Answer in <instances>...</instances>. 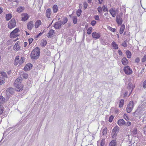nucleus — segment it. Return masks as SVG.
<instances>
[{"label": "nucleus", "instance_id": "nucleus-38", "mask_svg": "<svg viewBox=\"0 0 146 146\" xmlns=\"http://www.w3.org/2000/svg\"><path fill=\"white\" fill-rule=\"evenodd\" d=\"M102 9L103 11L104 12H105L106 11L108 12V9L107 6H106L104 5L102 6Z\"/></svg>", "mask_w": 146, "mask_h": 146}, {"label": "nucleus", "instance_id": "nucleus-21", "mask_svg": "<svg viewBox=\"0 0 146 146\" xmlns=\"http://www.w3.org/2000/svg\"><path fill=\"white\" fill-rule=\"evenodd\" d=\"M125 121L123 119H121L118 120L117 123L119 125L122 126L125 124Z\"/></svg>", "mask_w": 146, "mask_h": 146}, {"label": "nucleus", "instance_id": "nucleus-61", "mask_svg": "<svg viewBox=\"0 0 146 146\" xmlns=\"http://www.w3.org/2000/svg\"><path fill=\"white\" fill-rule=\"evenodd\" d=\"M143 130L144 131V133L146 135V125L144 127Z\"/></svg>", "mask_w": 146, "mask_h": 146}, {"label": "nucleus", "instance_id": "nucleus-44", "mask_svg": "<svg viewBox=\"0 0 146 146\" xmlns=\"http://www.w3.org/2000/svg\"><path fill=\"white\" fill-rule=\"evenodd\" d=\"M131 123L129 121H128L127 122H125V124H124V125L126 126H129L131 125Z\"/></svg>", "mask_w": 146, "mask_h": 146}, {"label": "nucleus", "instance_id": "nucleus-23", "mask_svg": "<svg viewBox=\"0 0 146 146\" xmlns=\"http://www.w3.org/2000/svg\"><path fill=\"white\" fill-rule=\"evenodd\" d=\"M61 26V23L59 22H56L54 25V27L56 29L60 28Z\"/></svg>", "mask_w": 146, "mask_h": 146}, {"label": "nucleus", "instance_id": "nucleus-11", "mask_svg": "<svg viewBox=\"0 0 146 146\" xmlns=\"http://www.w3.org/2000/svg\"><path fill=\"white\" fill-rule=\"evenodd\" d=\"M116 22L119 25H121L122 24L123 20L122 18L119 15H117Z\"/></svg>", "mask_w": 146, "mask_h": 146}, {"label": "nucleus", "instance_id": "nucleus-26", "mask_svg": "<svg viewBox=\"0 0 146 146\" xmlns=\"http://www.w3.org/2000/svg\"><path fill=\"white\" fill-rule=\"evenodd\" d=\"M47 43V42L46 40L44 39L41 40L40 44L41 46L44 47L46 44Z\"/></svg>", "mask_w": 146, "mask_h": 146}, {"label": "nucleus", "instance_id": "nucleus-29", "mask_svg": "<svg viewBox=\"0 0 146 146\" xmlns=\"http://www.w3.org/2000/svg\"><path fill=\"white\" fill-rule=\"evenodd\" d=\"M125 28V26L124 24L121 25L119 31V33L120 34H122L123 33L124 30Z\"/></svg>", "mask_w": 146, "mask_h": 146}, {"label": "nucleus", "instance_id": "nucleus-3", "mask_svg": "<svg viewBox=\"0 0 146 146\" xmlns=\"http://www.w3.org/2000/svg\"><path fill=\"white\" fill-rule=\"evenodd\" d=\"M20 30L18 28H16L10 33V36L11 38H15L19 35Z\"/></svg>", "mask_w": 146, "mask_h": 146}, {"label": "nucleus", "instance_id": "nucleus-35", "mask_svg": "<svg viewBox=\"0 0 146 146\" xmlns=\"http://www.w3.org/2000/svg\"><path fill=\"white\" fill-rule=\"evenodd\" d=\"M124 103V100L123 99H121L119 101V107L121 108L123 107Z\"/></svg>", "mask_w": 146, "mask_h": 146}, {"label": "nucleus", "instance_id": "nucleus-55", "mask_svg": "<svg viewBox=\"0 0 146 146\" xmlns=\"http://www.w3.org/2000/svg\"><path fill=\"white\" fill-rule=\"evenodd\" d=\"M104 141V140H102L101 142V146H104L105 145V142Z\"/></svg>", "mask_w": 146, "mask_h": 146}, {"label": "nucleus", "instance_id": "nucleus-37", "mask_svg": "<svg viewBox=\"0 0 146 146\" xmlns=\"http://www.w3.org/2000/svg\"><path fill=\"white\" fill-rule=\"evenodd\" d=\"M102 133L103 135H106L107 133V128L106 127H105L104 129L102 131Z\"/></svg>", "mask_w": 146, "mask_h": 146}, {"label": "nucleus", "instance_id": "nucleus-31", "mask_svg": "<svg viewBox=\"0 0 146 146\" xmlns=\"http://www.w3.org/2000/svg\"><path fill=\"white\" fill-rule=\"evenodd\" d=\"M119 127L118 126H116L113 129L112 132L118 133L119 132Z\"/></svg>", "mask_w": 146, "mask_h": 146}, {"label": "nucleus", "instance_id": "nucleus-20", "mask_svg": "<svg viewBox=\"0 0 146 146\" xmlns=\"http://www.w3.org/2000/svg\"><path fill=\"white\" fill-rule=\"evenodd\" d=\"M110 12L113 17H115L116 15V11L113 9L111 8L109 10Z\"/></svg>", "mask_w": 146, "mask_h": 146}, {"label": "nucleus", "instance_id": "nucleus-6", "mask_svg": "<svg viewBox=\"0 0 146 146\" xmlns=\"http://www.w3.org/2000/svg\"><path fill=\"white\" fill-rule=\"evenodd\" d=\"M14 86L15 88L16 91L20 92L23 90V84H18L14 83Z\"/></svg>", "mask_w": 146, "mask_h": 146}, {"label": "nucleus", "instance_id": "nucleus-64", "mask_svg": "<svg viewBox=\"0 0 146 146\" xmlns=\"http://www.w3.org/2000/svg\"><path fill=\"white\" fill-rule=\"evenodd\" d=\"M98 1L99 3L101 4L102 3L103 0H98Z\"/></svg>", "mask_w": 146, "mask_h": 146}, {"label": "nucleus", "instance_id": "nucleus-56", "mask_svg": "<svg viewBox=\"0 0 146 146\" xmlns=\"http://www.w3.org/2000/svg\"><path fill=\"white\" fill-rule=\"evenodd\" d=\"M143 85L144 88H146V80L143 82Z\"/></svg>", "mask_w": 146, "mask_h": 146}, {"label": "nucleus", "instance_id": "nucleus-46", "mask_svg": "<svg viewBox=\"0 0 146 146\" xmlns=\"http://www.w3.org/2000/svg\"><path fill=\"white\" fill-rule=\"evenodd\" d=\"M109 29V30L112 32H115L116 31V29H115L112 28L111 27H110Z\"/></svg>", "mask_w": 146, "mask_h": 146}, {"label": "nucleus", "instance_id": "nucleus-39", "mask_svg": "<svg viewBox=\"0 0 146 146\" xmlns=\"http://www.w3.org/2000/svg\"><path fill=\"white\" fill-rule=\"evenodd\" d=\"M117 133H115V132H112L111 133V135L112 138H115L116 136H117Z\"/></svg>", "mask_w": 146, "mask_h": 146}, {"label": "nucleus", "instance_id": "nucleus-63", "mask_svg": "<svg viewBox=\"0 0 146 146\" xmlns=\"http://www.w3.org/2000/svg\"><path fill=\"white\" fill-rule=\"evenodd\" d=\"M43 33V32H40L39 33L38 35H37V37L39 36H41Z\"/></svg>", "mask_w": 146, "mask_h": 146}, {"label": "nucleus", "instance_id": "nucleus-48", "mask_svg": "<svg viewBox=\"0 0 146 146\" xmlns=\"http://www.w3.org/2000/svg\"><path fill=\"white\" fill-rule=\"evenodd\" d=\"M123 118L126 120H129V118L127 116V115L125 113L123 115Z\"/></svg>", "mask_w": 146, "mask_h": 146}, {"label": "nucleus", "instance_id": "nucleus-54", "mask_svg": "<svg viewBox=\"0 0 146 146\" xmlns=\"http://www.w3.org/2000/svg\"><path fill=\"white\" fill-rule=\"evenodd\" d=\"M96 21L95 20L92 21V26H94L96 24Z\"/></svg>", "mask_w": 146, "mask_h": 146}, {"label": "nucleus", "instance_id": "nucleus-32", "mask_svg": "<svg viewBox=\"0 0 146 146\" xmlns=\"http://www.w3.org/2000/svg\"><path fill=\"white\" fill-rule=\"evenodd\" d=\"M116 140H112L109 144V146H116Z\"/></svg>", "mask_w": 146, "mask_h": 146}, {"label": "nucleus", "instance_id": "nucleus-41", "mask_svg": "<svg viewBox=\"0 0 146 146\" xmlns=\"http://www.w3.org/2000/svg\"><path fill=\"white\" fill-rule=\"evenodd\" d=\"M82 13V11L80 9H78L77 10L76 14L78 16H79Z\"/></svg>", "mask_w": 146, "mask_h": 146}, {"label": "nucleus", "instance_id": "nucleus-16", "mask_svg": "<svg viewBox=\"0 0 146 146\" xmlns=\"http://www.w3.org/2000/svg\"><path fill=\"white\" fill-rule=\"evenodd\" d=\"M23 80V79L21 77L19 76L18 78L15 80L14 83L22 84H21V82Z\"/></svg>", "mask_w": 146, "mask_h": 146}, {"label": "nucleus", "instance_id": "nucleus-43", "mask_svg": "<svg viewBox=\"0 0 146 146\" xmlns=\"http://www.w3.org/2000/svg\"><path fill=\"white\" fill-rule=\"evenodd\" d=\"M22 76L23 78L25 79H27L28 76L27 74H23Z\"/></svg>", "mask_w": 146, "mask_h": 146}, {"label": "nucleus", "instance_id": "nucleus-60", "mask_svg": "<svg viewBox=\"0 0 146 146\" xmlns=\"http://www.w3.org/2000/svg\"><path fill=\"white\" fill-rule=\"evenodd\" d=\"M33 38H29V44H31L33 41Z\"/></svg>", "mask_w": 146, "mask_h": 146}, {"label": "nucleus", "instance_id": "nucleus-50", "mask_svg": "<svg viewBox=\"0 0 146 146\" xmlns=\"http://www.w3.org/2000/svg\"><path fill=\"white\" fill-rule=\"evenodd\" d=\"M94 19L97 21H99L100 20L99 16L98 15H95L94 16Z\"/></svg>", "mask_w": 146, "mask_h": 146}, {"label": "nucleus", "instance_id": "nucleus-17", "mask_svg": "<svg viewBox=\"0 0 146 146\" xmlns=\"http://www.w3.org/2000/svg\"><path fill=\"white\" fill-rule=\"evenodd\" d=\"M14 91V89L12 88H9L7 89L6 91V94H13Z\"/></svg>", "mask_w": 146, "mask_h": 146}, {"label": "nucleus", "instance_id": "nucleus-52", "mask_svg": "<svg viewBox=\"0 0 146 146\" xmlns=\"http://www.w3.org/2000/svg\"><path fill=\"white\" fill-rule=\"evenodd\" d=\"M146 61V55H145L143 57L142 61V62H144Z\"/></svg>", "mask_w": 146, "mask_h": 146}, {"label": "nucleus", "instance_id": "nucleus-57", "mask_svg": "<svg viewBox=\"0 0 146 146\" xmlns=\"http://www.w3.org/2000/svg\"><path fill=\"white\" fill-rule=\"evenodd\" d=\"M64 23H62V24H65L67 22V21H68L67 18H65L64 19Z\"/></svg>", "mask_w": 146, "mask_h": 146}, {"label": "nucleus", "instance_id": "nucleus-58", "mask_svg": "<svg viewBox=\"0 0 146 146\" xmlns=\"http://www.w3.org/2000/svg\"><path fill=\"white\" fill-rule=\"evenodd\" d=\"M140 61V59L139 58H136L135 60V62L138 63Z\"/></svg>", "mask_w": 146, "mask_h": 146}, {"label": "nucleus", "instance_id": "nucleus-7", "mask_svg": "<svg viewBox=\"0 0 146 146\" xmlns=\"http://www.w3.org/2000/svg\"><path fill=\"white\" fill-rule=\"evenodd\" d=\"M134 88L135 86H133L132 83L130 82L128 83L127 86V89L130 90L129 96L130 95V94L131 93Z\"/></svg>", "mask_w": 146, "mask_h": 146}, {"label": "nucleus", "instance_id": "nucleus-53", "mask_svg": "<svg viewBox=\"0 0 146 146\" xmlns=\"http://www.w3.org/2000/svg\"><path fill=\"white\" fill-rule=\"evenodd\" d=\"M84 9H86L88 5L86 2H85L84 3Z\"/></svg>", "mask_w": 146, "mask_h": 146}, {"label": "nucleus", "instance_id": "nucleus-36", "mask_svg": "<svg viewBox=\"0 0 146 146\" xmlns=\"http://www.w3.org/2000/svg\"><path fill=\"white\" fill-rule=\"evenodd\" d=\"M126 53L128 58H130L131 57V52L129 51H126Z\"/></svg>", "mask_w": 146, "mask_h": 146}, {"label": "nucleus", "instance_id": "nucleus-18", "mask_svg": "<svg viewBox=\"0 0 146 146\" xmlns=\"http://www.w3.org/2000/svg\"><path fill=\"white\" fill-rule=\"evenodd\" d=\"M42 22L40 20H38L35 23V27L36 29L38 28L41 25Z\"/></svg>", "mask_w": 146, "mask_h": 146}, {"label": "nucleus", "instance_id": "nucleus-25", "mask_svg": "<svg viewBox=\"0 0 146 146\" xmlns=\"http://www.w3.org/2000/svg\"><path fill=\"white\" fill-rule=\"evenodd\" d=\"M5 99L3 96H0V106H2V104L5 103Z\"/></svg>", "mask_w": 146, "mask_h": 146}, {"label": "nucleus", "instance_id": "nucleus-12", "mask_svg": "<svg viewBox=\"0 0 146 146\" xmlns=\"http://www.w3.org/2000/svg\"><path fill=\"white\" fill-rule=\"evenodd\" d=\"M123 70L125 73H132V72L131 69L130 68L129 66H128L124 67Z\"/></svg>", "mask_w": 146, "mask_h": 146}, {"label": "nucleus", "instance_id": "nucleus-22", "mask_svg": "<svg viewBox=\"0 0 146 146\" xmlns=\"http://www.w3.org/2000/svg\"><path fill=\"white\" fill-rule=\"evenodd\" d=\"M121 62L124 65H127L128 64V61L125 57H123L121 60Z\"/></svg>", "mask_w": 146, "mask_h": 146}, {"label": "nucleus", "instance_id": "nucleus-47", "mask_svg": "<svg viewBox=\"0 0 146 146\" xmlns=\"http://www.w3.org/2000/svg\"><path fill=\"white\" fill-rule=\"evenodd\" d=\"M113 116L112 115H111L109 118V121L110 122H112L113 120Z\"/></svg>", "mask_w": 146, "mask_h": 146}, {"label": "nucleus", "instance_id": "nucleus-27", "mask_svg": "<svg viewBox=\"0 0 146 146\" xmlns=\"http://www.w3.org/2000/svg\"><path fill=\"white\" fill-rule=\"evenodd\" d=\"M139 108H140V110H145L146 108V102L143 103L141 105Z\"/></svg>", "mask_w": 146, "mask_h": 146}, {"label": "nucleus", "instance_id": "nucleus-49", "mask_svg": "<svg viewBox=\"0 0 146 146\" xmlns=\"http://www.w3.org/2000/svg\"><path fill=\"white\" fill-rule=\"evenodd\" d=\"M121 45L124 47H126L127 46V44L125 41L123 42L122 44Z\"/></svg>", "mask_w": 146, "mask_h": 146}, {"label": "nucleus", "instance_id": "nucleus-10", "mask_svg": "<svg viewBox=\"0 0 146 146\" xmlns=\"http://www.w3.org/2000/svg\"><path fill=\"white\" fill-rule=\"evenodd\" d=\"M20 44V43L19 41L17 42L13 46V50L16 51L19 50L20 48V46L19 45Z\"/></svg>", "mask_w": 146, "mask_h": 146}, {"label": "nucleus", "instance_id": "nucleus-14", "mask_svg": "<svg viewBox=\"0 0 146 146\" xmlns=\"http://www.w3.org/2000/svg\"><path fill=\"white\" fill-rule=\"evenodd\" d=\"M27 26L28 29L31 30L34 26L33 22L30 21L27 24Z\"/></svg>", "mask_w": 146, "mask_h": 146}, {"label": "nucleus", "instance_id": "nucleus-62", "mask_svg": "<svg viewBox=\"0 0 146 146\" xmlns=\"http://www.w3.org/2000/svg\"><path fill=\"white\" fill-rule=\"evenodd\" d=\"M118 53L119 55H122V53L120 50H118Z\"/></svg>", "mask_w": 146, "mask_h": 146}, {"label": "nucleus", "instance_id": "nucleus-8", "mask_svg": "<svg viewBox=\"0 0 146 146\" xmlns=\"http://www.w3.org/2000/svg\"><path fill=\"white\" fill-rule=\"evenodd\" d=\"M100 33L94 32L92 33V36L94 38L98 39L100 37Z\"/></svg>", "mask_w": 146, "mask_h": 146}, {"label": "nucleus", "instance_id": "nucleus-51", "mask_svg": "<svg viewBox=\"0 0 146 146\" xmlns=\"http://www.w3.org/2000/svg\"><path fill=\"white\" fill-rule=\"evenodd\" d=\"M87 33L88 34H90L91 33V28L90 27L87 31Z\"/></svg>", "mask_w": 146, "mask_h": 146}, {"label": "nucleus", "instance_id": "nucleus-33", "mask_svg": "<svg viewBox=\"0 0 146 146\" xmlns=\"http://www.w3.org/2000/svg\"><path fill=\"white\" fill-rule=\"evenodd\" d=\"M97 10L101 15H102L103 10L102 8L100 7L99 6L97 8Z\"/></svg>", "mask_w": 146, "mask_h": 146}, {"label": "nucleus", "instance_id": "nucleus-45", "mask_svg": "<svg viewBox=\"0 0 146 146\" xmlns=\"http://www.w3.org/2000/svg\"><path fill=\"white\" fill-rule=\"evenodd\" d=\"M3 108L2 106H0V115L2 114L3 111Z\"/></svg>", "mask_w": 146, "mask_h": 146}, {"label": "nucleus", "instance_id": "nucleus-5", "mask_svg": "<svg viewBox=\"0 0 146 146\" xmlns=\"http://www.w3.org/2000/svg\"><path fill=\"white\" fill-rule=\"evenodd\" d=\"M16 26V23L14 19H12L9 21L8 24V27L11 29L15 27Z\"/></svg>", "mask_w": 146, "mask_h": 146}, {"label": "nucleus", "instance_id": "nucleus-28", "mask_svg": "<svg viewBox=\"0 0 146 146\" xmlns=\"http://www.w3.org/2000/svg\"><path fill=\"white\" fill-rule=\"evenodd\" d=\"M24 9L25 8L24 7L20 6L17 8V11L19 13H21L23 12Z\"/></svg>", "mask_w": 146, "mask_h": 146}, {"label": "nucleus", "instance_id": "nucleus-40", "mask_svg": "<svg viewBox=\"0 0 146 146\" xmlns=\"http://www.w3.org/2000/svg\"><path fill=\"white\" fill-rule=\"evenodd\" d=\"M73 23L74 24H76L77 23V18L76 17H73Z\"/></svg>", "mask_w": 146, "mask_h": 146}, {"label": "nucleus", "instance_id": "nucleus-24", "mask_svg": "<svg viewBox=\"0 0 146 146\" xmlns=\"http://www.w3.org/2000/svg\"><path fill=\"white\" fill-rule=\"evenodd\" d=\"M53 12L54 13H56L58 10V6L56 5H54L52 7Z\"/></svg>", "mask_w": 146, "mask_h": 146}, {"label": "nucleus", "instance_id": "nucleus-1", "mask_svg": "<svg viewBox=\"0 0 146 146\" xmlns=\"http://www.w3.org/2000/svg\"><path fill=\"white\" fill-rule=\"evenodd\" d=\"M40 53L39 48L38 47H36L32 51L31 55V57L33 59H36L38 58Z\"/></svg>", "mask_w": 146, "mask_h": 146}, {"label": "nucleus", "instance_id": "nucleus-2", "mask_svg": "<svg viewBox=\"0 0 146 146\" xmlns=\"http://www.w3.org/2000/svg\"><path fill=\"white\" fill-rule=\"evenodd\" d=\"M25 59L24 57L22 56L20 59L19 56H17L15 58L14 64L15 66L17 65L18 64L21 65L24 62Z\"/></svg>", "mask_w": 146, "mask_h": 146}, {"label": "nucleus", "instance_id": "nucleus-42", "mask_svg": "<svg viewBox=\"0 0 146 146\" xmlns=\"http://www.w3.org/2000/svg\"><path fill=\"white\" fill-rule=\"evenodd\" d=\"M132 133L134 135L137 134V129L135 128H134L133 131H132Z\"/></svg>", "mask_w": 146, "mask_h": 146}, {"label": "nucleus", "instance_id": "nucleus-59", "mask_svg": "<svg viewBox=\"0 0 146 146\" xmlns=\"http://www.w3.org/2000/svg\"><path fill=\"white\" fill-rule=\"evenodd\" d=\"M5 82V81H3L1 79H0V85H2Z\"/></svg>", "mask_w": 146, "mask_h": 146}, {"label": "nucleus", "instance_id": "nucleus-4", "mask_svg": "<svg viewBox=\"0 0 146 146\" xmlns=\"http://www.w3.org/2000/svg\"><path fill=\"white\" fill-rule=\"evenodd\" d=\"M134 106L133 102L131 101H130L128 104L126 108L127 112L128 113H130L132 111Z\"/></svg>", "mask_w": 146, "mask_h": 146}, {"label": "nucleus", "instance_id": "nucleus-13", "mask_svg": "<svg viewBox=\"0 0 146 146\" xmlns=\"http://www.w3.org/2000/svg\"><path fill=\"white\" fill-rule=\"evenodd\" d=\"M33 65L31 63L27 64L24 67V69L25 71H28L32 68Z\"/></svg>", "mask_w": 146, "mask_h": 146}, {"label": "nucleus", "instance_id": "nucleus-15", "mask_svg": "<svg viewBox=\"0 0 146 146\" xmlns=\"http://www.w3.org/2000/svg\"><path fill=\"white\" fill-rule=\"evenodd\" d=\"M54 33V31L52 29H51L49 31L47 34V37L49 38L52 37Z\"/></svg>", "mask_w": 146, "mask_h": 146}, {"label": "nucleus", "instance_id": "nucleus-30", "mask_svg": "<svg viewBox=\"0 0 146 146\" xmlns=\"http://www.w3.org/2000/svg\"><path fill=\"white\" fill-rule=\"evenodd\" d=\"M12 17L11 14L9 13L7 14L6 15L5 18L7 21H9L11 19Z\"/></svg>", "mask_w": 146, "mask_h": 146}, {"label": "nucleus", "instance_id": "nucleus-9", "mask_svg": "<svg viewBox=\"0 0 146 146\" xmlns=\"http://www.w3.org/2000/svg\"><path fill=\"white\" fill-rule=\"evenodd\" d=\"M21 20L25 21L28 20L29 18V16L28 14L26 13H23L21 14Z\"/></svg>", "mask_w": 146, "mask_h": 146}, {"label": "nucleus", "instance_id": "nucleus-34", "mask_svg": "<svg viewBox=\"0 0 146 146\" xmlns=\"http://www.w3.org/2000/svg\"><path fill=\"white\" fill-rule=\"evenodd\" d=\"M112 45L114 49H118V47L117 45L115 43V42L113 41L112 42Z\"/></svg>", "mask_w": 146, "mask_h": 146}, {"label": "nucleus", "instance_id": "nucleus-19", "mask_svg": "<svg viewBox=\"0 0 146 146\" xmlns=\"http://www.w3.org/2000/svg\"><path fill=\"white\" fill-rule=\"evenodd\" d=\"M51 10L50 9H47L46 12V17L48 18H50L51 15Z\"/></svg>", "mask_w": 146, "mask_h": 146}]
</instances>
